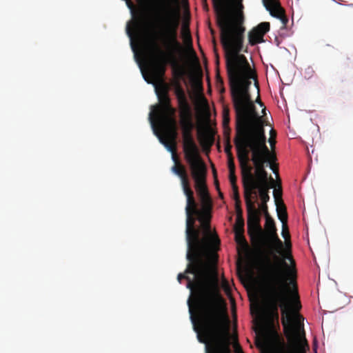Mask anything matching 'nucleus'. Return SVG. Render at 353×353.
<instances>
[{"label":"nucleus","instance_id":"nucleus-1","mask_svg":"<svg viewBox=\"0 0 353 353\" xmlns=\"http://www.w3.org/2000/svg\"><path fill=\"white\" fill-rule=\"evenodd\" d=\"M225 51V65L231 95L237 121L234 145L242 174V183L248 170L242 167V161L250 168V152L255 168L254 176L257 184L270 183V176L265 168L270 161L269 148L266 145L264 122L256 110L250 94L251 79L259 91L255 72L252 70L246 57L240 54L243 47V37H220Z\"/></svg>","mask_w":353,"mask_h":353},{"label":"nucleus","instance_id":"nucleus-2","mask_svg":"<svg viewBox=\"0 0 353 353\" xmlns=\"http://www.w3.org/2000/svg\"><path fill=\"white\" fill-rule=\"evenodd\" d=\"M265 227L270 234L274 251V262L268 260L261 272L263 299L269 307L250 304V309H301L291 243H286L287 248L283 250V243L276 234L275 223L271 216L265 218Z\"/></svg>","mask_w":353,"mask_h":353},{"label":"nucleus","instance_id":"nucleus-3","mask_svg":"<svg viewBox=\"0 0 353 353\" xmlns=\"http://www.w3.org/2000/svg\"><path fill=\"white\" fill-rule=\"evenodd\" d=\"M187 245L188 263L177 280L180 283L182 279L187 281L186 287L190 290L188 309H228L221 292L217 255L214 253L219 245L194 241Z\"/></svg>","mask_w":353,"mask_h":353},{"label":"nucleus","instance_id":"nucleus-4","mask_svg":"<svg viewBox=\"0 0 353 353\" xmlns=\"http://www.w3.org/2000/svg\"><path fill=\"white\" fill-rule=\"evenodd\" d=\"M163 22L158 38L160 39L163 48L156 41L152 43V56L154 63L150 66L149 77L143 74L145 80L149 83L154 82L162 83L161 90L156 88L159 104L153 106L150 113V119L152 125H154V119L165 115L174 116L175 114L176 110L171 105L168 85L164 83L163 77L166 65L171 64L176 66V55L181 54L184 50V48L178 39L180 14L170 10L168 17Z\"/></svg>","mask_w":353,"mask_h":353},{"label":"nucleus","instance_id":"nucleus-5","mask_svg":"<svg viewBox=\"0 0 353 353\" xmlns=\"http://www.w3.org/2000/svg\"><path fill=\"white\" fill-rule=\"evenodd\" d=\"M171 170L181 179V184L186 196L185 206V236L187 244L192 241L219 245L220 240L211 230V210L202 205L199 209L194 197V192L190 188V179L185 166L182 163L174 165Z\"/></svg>","mask_w":353,"mask_h":353},{"label":"nucleus","instance_id":"nucleus-6","mask_svg":"<svg viewBox=\"0 0 353 353\" xmlns=\"http://www.w3.org/2000/svg\"><path fill=\"white\" fill-rule=\"evenodd\" d=\"M158 121L162 127L163 135H158L161 143H163L168 151L172 154V160L174 165L181 163L176 154V140L177 138L176 121L172 115H165L161 118L154 119Z\"/></svg>","mask_w":353,"mask_h":353},{"label":"nucleus","instance_id":"nucleus-7","mask_svg":"<svg viewBox=\"0 0 353 353\" xmlns=\"http://www.w3.org/2000/svg\"><path fill=\"white\" fill-rule=\"evenodd\" d=\"M242 167H245L248 170L246 176H244L243 180V190L245 201L247 199L252 201V195L256 194V190H259V196L262 203H266L270 200L269 190L275 187V181L272 176L270 177V183L257 184L254 176L250 173V170L248 168L245 163H241Z\"/></svg>","mask_w":353,"mask_h":353},{"label":"nucleus","instance_id":"nucleus-8","mask_svg":"<svg viewBox=\"0 0 353 353\" xmlns=\"http://www.w3.org/2000/svg\"><path fill=\"white\" fill-rule=\"evenodd\" d=\"M245 204L248 211V232L251 237L252 243L259 246L262 239V229L260 225V211L256 208L252 201L247 199Z\"/></svg>","mask_w":353,"mask_h":353},{"label":"nucleus","instance_id":"nucleus-9","mask_svg":"<svg viewBox=\"0 0 353 353\" xmlns=\"http://www.w3.org/2000/svg\"><path fill=\"white\" fill-rule=\"evenodd\" d=\"M193 129L182 130L183 150L184 157L188 163L203 161L200 150L192 136Z\"/></svg>","mask_w":353,"mask_h":353},{"label":"nucleus","instance_id":"nucleus-10","mask_svg":"<svg viewBox=\"0 0 353 353\" xmlns=\"http://www.w3.org/2000/svg\"><path fill=\"white\" fill-rule=\"evenodd\" d=\"M252 321L259 330H264L274 324L279 318V310H250Z\"/></svg>","mask_w":353,"mask_h":353},{"label":"nucleus","instance_id":"nucleus-11","mask_svg":"<svg viewBox=\"0 0 353 353\" xmlns=\"http://www.w3.org/2000/svg\"><path fill=\"white\" fill-rule=\"evenodd\" d=\"M191 175L195 182V189L197 192L207 188L205 178L207 168L203 161L189 163Z\"/></svg>","mask_w":353,"mask_h":353},{"label":"nucleus","instance_id":"nucleus-12","mask_svg":"<svg viewBox=\"0 0 353 353\" xmlns=\"http://www.w3.org/2000/svg\"><path fill=\"white\" fill-rule=\"evenodd\" d=\"M172 65L174 68L173 71L174 76L175 78L177 79V80L175 81L174 83V94L178 101L179 108H181L190 106L188 103L185 91L179 82L180 79H181L185 74V69L182 66H178L177 64L176 65V66H174L173 65Z\"/></svg>","mask_w":353,"mask_h":353},{"label":"nucleus","instance_id":"nucleus-13","mask_svg":"<svg viewBox=\"0 0 353 353\" xmlns=\"http://www.w3.org/2000/svg\"><path fill=\"white\" fill-rule=\"evenodd\" d=\"M263 3L267 10L272 17L279 19L284 28L288 22V19L285 14L284 10L281 8L278 0H263Z\"/></svg>","mask_w":353,"mask_h":353},{"label":"nucleus","instance_id":"nucleus-14","mask_svg":"<svg viewBox=\"0 0 353 353\" xmlns=\"http://www.w3.org/2000/svg\"><path fill=\"white\" fill-rule=\"evenodd\" d=\"M269 22H262L254 28L248 34V40L251 46L264 41V35L270 30Z\"/></svg>","mask_w":353,"mask_h":353},{"label":"nucleus","instance_id":"nucleus-15","mask_svg":"<svg viewBox=\"0 0 353 353\" xmlns=\"http://www.w3.org/2000/svg\"><path fill=\"white\" fill-rule=\"evenodd\" d=\"M181 129H194L192 112L190 106L179 108Z\"/></svg>","mask_w":353,"mask_h":353},{"label":"nucleus","instance_id":"nucleus-16","mask_svg":"<svg viewBox=\"0 0 353 353\" xmlns=\"http://www.w3.org/2000/svg\"><path fill=\"white\" fill-rule=\"evenodd\" d=\"M182 37L185 45L186 46L187 50L190 52L192 56L198 61L196 52L193 48L192 39L190 31L188 27L183 26L181 31Z\"/></svg>","mask_w":353,"mask_h":353},{"label":"nucleus","instance_id":"nucleus-17","mask_svg":"<svg viewBox=\"0 0 353 353\" xmlns=\"http://www.w3.org/2000/svg\"><path fill=\"white\" fill-rule=\"evenodd\" d=\"M143 19L144 18L142 11H140L137 16H134L133 30L130 29L128 27L127 28V33L130 37L133 36L134 32H137L139 30L143 22Z\"/></svg>","mask_w":353,"mask_h":353},{"label":"nucleus","instance_id":"nucleus-18","mask_svg":"<svg viewBox=\"0 0 353 353\" xmlns=\"http://www.w3.org/2000/svg\"><path fill=\"white\" fill-rule=\"evenodd\" d=\"M199 137L202 143L209 145L213 143L214 135L209 125H207L205 131Z\"/></svg>","mask_w":353,"mask_h":353},{"label":"nucleus","instance_id":"nucleus-19","mask_svg":"<svg viewBox=\"0 0 353 353\" xmlns=\"http://www.w3.org/2000/svg\"><path fill=\"white\" fill-rule=\"evenodd\" d=\"M276 204L278 218L281 221L282 224H285L288 221V213L286 207L283 201L280 202V204Z\"/></svg>","mask_w":353,"mask_h":353},{"label":"nucleus","instance_id":"nucleus-20","mask_svg":"<svg viewBox=\"0 0 353 353\" xmlns=\"http://www.w3.org/2000/svg\"><path fill=\"white\" fill-rule=\"evenodd\" d=\"M200 196L201 205H204L205 208L212 210V200L209 195L208 188L197 192Z\"/></svg>","mask_w":353,"mask_h":353},{"label":"nucleus","instance_id":"nucleus-21","mask_svg":"<svg viewBox=\"0 0 353 353\" xmlns=\"http://www.w3.org/2000/svg\"><path fill=\"white\" fill-rule=\"evenodd\" d=\"M270 154V161H267L265 163V166L269 165L270 168L273 171V172L278 176L279 175V165L275 163L276 160V157L275 152L272 150L270 151L269 150Z\"/></svg>","mask_w":353,"mask_h":353},{"label":"nucleus","instance_id":"nucleus-22","mask_svg":"<svg viewBox=\"0 0 353 353\" xmlns=\"http://www.w3.org/2000/svg\"><path fill=\"white\" fill-rule=\"evenodd\" d=\"M228 170H229V179L231 183V185H236V176L235 175V164L234 163H228Z\"/></svg>","mask_w":353,"mask_h":353},{"label":"nucleus","instance_id":"nucleus-23","mask_svg":"<svg viewBox=\"0 0 353 353\" xmlns=\"http://www.w3.org/2000/svg\"><path fill=\"white\" fill-rule=\"evenodd\" d=\"M234 232L244 233V219L243 217H236L234 226Z\"/></svg>","mask_w":353,"mask_h":353},{"label":"nucleus","instance_id":"nucleus-24","mask_svg":"<svg viewBox=\"0 0 353 353\" xmlns=\"http://www.w3.org/2000/svg\"><path fill=\"white\" fill-rule=\"evenodd\" d=\"M232 145L230 144V141L229 140V138L227 141H225V152L227 154L228 157V163H234V159L233 157V154L232 153Z\"/></svg>","mask_w":353,"mask_h":353},{"label":"nucleus","instance_id":"nucleus-25","mask_svg":"<svg viewBox=\"0 0 353 353\" xmlns=\"http://www.w3.org/2000/svg\"><path fill=\"white\" fill-rule=\"evenodd\" d=\"M234 233H235V240H236V243L239 245H241L243 247H244L245 249H248V245L246 239L244 236V234H243L244 233H241V234H239V232H234Z\"/></svg>","mask_w":353,"mask_h":353},{"label":"nucleus","instance_id":"nucleus-26","mask_svg":"<svg viewBox=\"0 0 353 353\" xmlns=\"http://www.w3.org/2000/svg\"><path fill=\"white\" fill-rule=\"evenodd\" d=\"M230 123V110L227 107L223 110V126H226Z\"/></svg>","mask_w":353,"mask_h":353},{"label":"nucleus","instance_id":"nucleus-27","mask_svg":"<svg viewBox=\"0 0 353 353\" xmlns=\"http://www.w3.org/2000/svg\"><path fill=\"white\" fill-rule=\"evenodd\" d=\"M278 187H279L278 189L275 188L274 190V197L276 203H278L279 200H281V201H282V199H281L282 190H281V185L280 182L278 185Z\"/></svg>","mask_w":353,"mask_h":353},{"label":"nucleus","instance_id":"nucleus-28","mask_svg":"<svg viewBox=\"0 0 353 353\" xmlns=\"http://www.w3.org/2000/svg\"><path fill=\"white\" fill-rule=\"evenodd\" d=\"M232 188L233 190V199L235 201V203H240L241 200L237 185H232Z\"/></svg>","mask_w":353,"mask_h":353},{"label":"nucleus","instance_id":"nucleus-29","mask_svg":"<svg viewBox=\"0 0 353 353\" xmlns=\"http://www.w3.org/2000/svg\"><path fill=\"white\" fill-rule=\"evenodd\" d=\"M281 234H282L283 237L285 240H287L288 239H290V232H289V230H288V227L287 223H285V224H282V232H281Z\"/></svg>","mask_w":353,"mask_h":353},{"label":"nucleus","instance_id":"nucleus-30","mask_svg":"<svg viewBox=\"0 0 353 353\" xmlns=\"http://www.w3.org/2000/svg\"><path fill=\"white\" fill-rule=\"evenodd\" d=\"M270 146L272 148V150L274 148V145L276 144V132L273 130L270 131V137L268 140Z\"/></svg>","mask_w":353,"mask_h":353},{"label":"nucleus","instance_id":"nucleus-31","mask_svg":"<svg viewBox=\"0 0 353 353\" xmlns=\"http://www.w3.org/2000/svg\"><path fill=\"white\" fill-rule=\"evenodd\" d=\"M223 134H224V137H225V141L228 140V139L229 138V140L230 141V128L229 126V125H226V126H223Z\"/></svg>","mask_w":353,"mask_h":353},{"label":"nucleus","instance_id":"nucleus-32","mask_svg":"<svg viewBox=\"0 0 353 353\" xmlns=\"http://www.w3.org/2000/svg\"><path fill=\"white\" fill-rule=\"evenodd\" d=\"M235 210L236 213V217H243V210L241 207V202L235 203Z\"/></svg>","mask_w":353,"mask_h":353},{"label":"nucleus","instance_id":"nucleus-33","mask_svg":"<svg viewBox=\"0 0 353 353\" xmlns=\"http://www.w3.org/2000/svg\"><path fill=\"white\" fill-rule=\"evenodd\" d=\"M234 353H244L243 352V350L241 347V345H239V342L237 341H236L234 343Z\"/></svg>","mask_w":353,"mask_h":353},{"label":"nucleus","instance_id":"nucleus-34","mask_svg":"<svg viewBox=\"0 0 353 353\" xmlns=\"http://www.w3.org/2000/svg\"><path fill=\"white\" fill-rule=\"evenodd\" d=\"M222 286H223L224 290L225 291V292L227 294H229L230 291V288L228 282L225 279H223Z\"/></svg>","mask_w":353,"mask_h":353},{"label":"nucleus","instance_id":"nucleus-35","mask_svg":"<svg viewBox=\"0 0 353 353\" xmlns=\"http://www.w3.org/2000/svg\"><path fill=\"white\" fill-rule=\"evenodd\" d=\"M261 210L264 214L265 218L270 216V215L269 214L268 211V206H267L266 203H263L262 206H261Z\"/></svg>","mask_w":353,"mask_h":353},{"label":"nucleus","instance_id":"nucleus-36","mask_svg":"<svg viewBox=\"0 0 353 353\" xmlns=\"http://www.w3.org/2000/svg\"><path fill=\"white\" fill-rule=\"evenodd\" d=\"M216 83L220 84L221 85H223V81L221 77L219 75V73L218 72L216 74Z\"/></svg>","mask_w":353,"mask_h":353},{"label":"nucleus","instance_id":"nucleus-37","mask_svg":"<svg viewBox=\"0 0 353 353\" xmlns=\"http://www.w3.org/2000/svg\"><path fill=\"white\" fill-rule=\"evenodd\" d=\"M231 301H232V306H231L230 309H236L234 299H231Z\"/></svg>","mask_w":353,"mask_h":353},{"label":"nucleus","instance_id":"nucleus-38","mask_svg":"<svg viewBox=\"0 0 353 353\" xmlns=\"http://www.w3.org/2000/svg\"><path fill=\"white\" fill-rule=\"evenodd\" d=\"M213 175H214V177L216 179V172L214 168H213Z\"/></svg>","mask_w":353,"mask_h":353},{"label":"nucleus","instance_id":"nucleus-39","mask_svg":"<svg viewBox=\"0 0 353 353\" xmlns=\"http://www.w3.org/2000/svg\"><path fill=\"white\" fill-rule=\"evenodd\" d=\"M231 311L232 312V315H233V316H236V310H231Z\"/></svg>","mask_w":353,"mask_h":353},{"label":"nucleus","instance_id":"nucleus-40","mask_svg":"<svg viewBox=\"0 0 353 353\" xmlns=\"http://www.w3.org/2000/svg\"><path fill=\"white\" fill-rule=\"evenodd\" d=\"M128 6H129L130 8H131V6H132V3L130 2V1H129V2L128 3Z\"/></svg>","mask_w":353,"mask_h":353},{"label":"nucleus","instance_id":"nucleus-41","mask_svg":"<svg viewBox=\"0 0 353 353\" xmlns=\"http://www.w3.org/2000/svg\"><path fill=\"white\" fill-rule=\"evenodd\" d=\"M257 101H259V103H260V105H261V106H263V104L262 103V102H261L259 99H257Z\"/></svg>","mask_w":353,"mask_h":353},{"label":"nucleus","instance_id":"nucleus-42","mask_svg":"<svg viewBox=\"0 0 353 353\" xmlns=\"http://www.w3.org/2000/svg\"><path fill=\"white\" fill-rule=\"evenodd\" d=\"M215 183H216V185L218 186L219 185H218V181H217V180H216V181H215Z\"/></svg>","mask_w":353,"mask_h":353},{"label":"nucleus","instance_id":"nucleus-43","mask_svg":"<svg viewBox=\"0 0 353 353\" xmlns=\"http://www.w3.org/2000/svg\"><path fill=\"white\" fill-rule=\"evenodd\" d=\"M265 108H264L263 109V112H265Z\"/></svg>","mask_w":353,"mask_h":353}]
</instances>
